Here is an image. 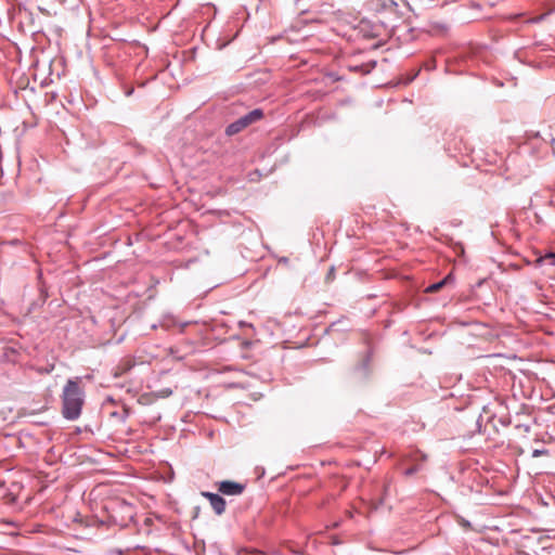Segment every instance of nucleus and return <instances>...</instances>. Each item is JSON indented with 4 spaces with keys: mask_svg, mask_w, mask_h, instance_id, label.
<instances>
[{
    "mask_svg": "<svg viewBox=\"0 0 555 555\" xmlns=\"http://www.w3.org/2000/svg\"><path fill=\"white\" fill-rule=\"evenodd\" d=\"M85 393L79 386V380L68 379L62 393V414L66 420H77L81 414L85 402Z\"/></svg>",
    "mask_w": 555,
    "mask_h": 555,
    "instance_id": "f257e3e1",
    "label": "nucleus"
},
{
    "mask_svg": "<svg viewBox=\"0 0 555 555\" xmlns=\"http://www.w3.org/2000/svg\"><path fill=\"white\" fill-rule=\"evenodd\" d=\"M263 117V112L260 108L253 109L251 112L245 114L244 116L240 117L235 121L228 125L225 128V134L227 135H234L245 128H247L249 125L260 120Z\"/></svg>",
    "mask_w": 555,
    "mask_h": 555,
    "instance_id": "f03ea898",
    "label": "nucleus"
},
{
    "mask_svg": "<svg viewBox=\"0 0 555 555\" xmlns=\"http://www.w3.org/2000/svg\"><path fill=\"white\" fill-rule=\"evenodd\" d=\"M404 461L411 463V466L404 469L403 474L406 477H411L423 469L424 463L427 461V455L416 450L406 454Z\"/></svg>",
    "mask_w": 555,
    "mask_h": 555,
    "instance_id": "7ed1b4c3",
    "label": "nucleus"
},
{
    "mask_svg": "<svg viewBox=\"0 0 555 555\" xmlns=\"http://www.w3.org/2000/svg\"><path fill=\"white\" fill-rule=\"evenodd\" d=\"M116 507L121 513L120 520L117 519V515L113 514L112 518L115 522H117L119 526L125 527L128 525L129 521L133 519L134 516V508L131 504L125 502V501H116L115 502Z\"/></svg>",
    "mask_w": 555,
    "mask_h": 555,
    "instance_id": "20e7f679",
    "label": "nucleus"
},
{
    "mask_svg": "<svg viewBox=\"0 0 555 555\" xmlns=\"http://www.w3.org/2000/svg\"><path fill=\"white\" fill-rule=\"evenodd\" d=\"M218 491L223 495H241L245 490V485L232 480H223L218 485Z\"/></svg>",
    "mask_w": 555,
    "mask_h": 555,
    "instance_id": "39448f33",
    "label": "nucleus"
},
{
    "mask_svg": "<svg viewBox=\"0 0 555 555\" xmlns=\"http://www.w3.org/2000/svg\"><path fill=\"white\" fill-rule=\"evenodd\" d=\"M210 506L214 509V512L218 516H220L225 512L227 503H225V500L221 495L217 494L215 496V499L210 502Z\"/></svg>",
    "mask_w": 555,
    "mask_h": 555,
    "instance_id": "423d86ee",
    "label": "nucleus"
},
{
    "mask_svg": "<svg viewBox=\"0 0 555 555\" xmlns=\"http://www.w3.org/2000/svg\"><path fill=\"white\" fill-rule=\"evenodd\" d=\"M453 280H454L453 275L452 274H448L441 281H439L437 283H434V284H430L429 286H427L425 292L429 293V294L436 293V292L440 291L444 285L451 283Z\"/></svg>",
    "mask_w": 555,
    "mask_h": 555,
    "instance_id": "0eeeda50",
    "label": "nucleus"
},
{
    "mask_svg": "<svg viewBox=\"0 0 555 555\" xmlns=\"http://www.w3.org/2000/svg\"><path fill=\"white\" fill-rule=\"evenodd\" d=\"M132 365H133V363L131 362L130 359H125L122 361V366L121 365L117 366L115 372H114V375L116 377L120 376L121 374H124L127 371H129L132 367Z\"/></svg>",
    "mask_w": 555,
    "mask_h": 555,
    "instance_id": "6e6552de",
    "label": "nucleus"
},
{
    "mask_svg": "<svg viewBox=\"0 0 555 555\" xmlns=\"http://www.w3.org/2000/svg\"><path fill=\"white\" fill-rule=\"evenodd\" d=\"M202 496H204L205 499H207L209 501V503L215 499V496L217 495V493H212V492H208V491H203L202 493Z\"/></svg>",
    "mask_w": 555,
    "mask_h": 555,
    "instance_id": "1a4fd4ad",
    "label": "nucleus"
},
{
    "mask_svg": "<svg viewBox=\"0 0 555 555\" xmlns=\"http://www.w3.org/2000/svg\"><path fill=\"white\" fill-rule=\"evenodd\" d=\"M124 551L120 550V548H111L108 552H107V555H124Z\"/></svg>",
    "mask_w": 555,
    "mask_h": 555,
    "instance_id": "9d476101",
    "label": "nucleus"
},
{
    "mask_svg": "<svg viewBox=\"0 0 555 555\" xmlns=\"http://www.w3.org/2000/svg\"><path fill=\"white\" fill-rule=\"evenodd\" d=\"M543 454H546V450H538V449H535V450H533V452H532V456H533V457H538V456H541V455H543Z\"/></svg>",
    "mask_w": 555,
    "mask_h": 555,
    "instance_id": "9b49d317",
    "label": "nucleus"
},
{
    "mask_svg": "<svg viewBox=\"0 0 555 555\" xmlns=\"http://www.w3.org/2000/svg\"><path fill=\"white\" fill-rule=\"evenodd\" d=\"M552 145H553V150L555 152V140L554 139L552 140Z\"/></svg>",
    "mask_w": 555,
    "mask_h": 555,
    "instance_id": "f8f14e48",
    "label": "nucleus"
},
{
    "mask_svg": "<svg viewBox=\"0 0 555 555\" xmlns=\"http://www.w3.org/2000/svg\"><path fill=\"white\" fill-rule=\"evenodd\" d=\"M550 257L555 259V255H550Z\"/></svg>",
    "mask_w": 555,
    "mask_h": 555,
    "instance_id": "ddd939ff",
    "label": "nucleus"
}]
</instances>
